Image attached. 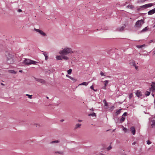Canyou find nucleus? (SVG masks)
Returning a JSON list of instances; mask_svg holds the SVG:
<instances>
[{"label":"nucleus","instance_id":"nucleus-1","mask_svg":"<svg viewBox=\"0 0 155 155\" xmlns=\"http://www.w3.org/2000/svg\"><path fill=\"white\" fill-rule=\"evenodd\" d=\"M59 53L61 54L60 55H57L56 56V58L58 60H68L69 59V58L67 56L69 54H71L73 53L76 54H79L78 52L72 51L71 48L65 47L64 48H62V50H60Z\"/></svg>","mask_w":155,"mask_h":155},{"label":"nucleus","instance_id":"nucleus-2","mask_svg":"<svg viewBox=\"0 0 155 155\" xmlns=\"http://www.w3.org/2000/svg\"><path fill=\"white\" fill-rule=\"evenodd\" d=\"M7 57V62L8 64H12L14 62L13 56L12 54L7 53L6 54Z\"/></svg>","mask_w":155,"mask_h":155},{"label":"nucleus","instance_id":"nucleus-3","mask_svg":"<svg viewBox=\"0 0 155 155\" xmlns=\"http://www.w3.org/2000/svg\"><path fill=\"white\" fill-rule=\"evenodd\" d=\"M24 63L26 64L29 65L31 64H35L37 63V62L31 60L29 59H25L24 61Z\"/></svg>","mask_w":155,"mask_h":155},{"label":"nucleus","instance_id":"nucleus-4","mask_svg":"<svg viewBox=\"0 0 155 155\" xmlns=\"http://www.w3.org/2000/svg\"><path fill=\"white\" fill-rule=\"evenodd\" d=\"M143 23V20H138L136 22L135 26L136 27L140 28L141 27Z\"/></svg>","mask_w":155,"mask_h":155},{"label":"nucleus","instance_id":"nucleus-5","mask_svg":"<svg viewBox=\"0 0 155 155\" xmlns=\"http://www.w3.org/2000/svg\"><path fill=\"white\" fill-rule=\"evenodd\" d=\"M150 91L153 92L155 91V82H152L151 84L150 85Z\"/></svg>","mask_w":155,"mask_h":155},{"label":"nucleus","instance_id":"nucleus-6","mask_svg":"<svg viewBox=\"0 0 155 155\" xmlns=\"http://www.w3.org/2000/svg\"><path fill=\"white\" fill-rule=\"evenodd\" d=\"M149 120H150V125L152 127H153L155 125V117H153L151 118H150Z\"/></svg>","mask_w":155,"mask_h":155},{"label":"nucleus","instance_id":"nucleus-7","mask_svg":"<svg viewBox=\"0 0 155 155\" xmlns=\"http://www.w3.org/2000/svg\"><path fill=\"white\" fill-rule=\"evenodd\" d=\"M34 30L36 32H38L39 34H40L41 35H42L43 36H44L46 35L45 33L41 30H40L39 29H36L35 28H34Z\"/></svg>","mask_w":155,"mask_h":155},{"label":"nucleus","instance_id":"nucleus-8","mask_svg":"<svg viewBox=\"0 0 155 155\" xmlns=\"http://www.w3.org/2000/svg\"><path fill=\"white\" fill-rule=\"evenodd\" d=\"M136 95L138 97H140L142 96V94L140 91V90H137L135 92Z\"/></svg>","mask_w":155,"mask_h":155},{"label":"nucleus","instance_id":"nucleus-9","mask_svg":"<svg viewBox=\"0 0 155 155\" xmlns=\"http://www.w3.org/2000/svg\"><path fill=\"white\" fill-rule=\"evenodd\" d=\"M153 5H155V4H154V3H153V4L149 3V4H147L145 5H143L142 6V7L147 8L148 7H151Z\"/></svg>","mask_w":155,"mask_h":155},{"label":"nucleus","instance_id":"nucleus-10","mask_svg":"<svg viewBox=\"0 0 155 155\" xmlns=\"http://www.w3.org/2000/svg\"><path fill=\"white\" fill-rule=\"evenodd\" d=\"M35 80L41 83L42 84H44L45 82V80L41 79L35 78Z\"/></svg>","mask_w":155,"mask_h":155},{"label":"nucleus","instance_id":"nucleus-11","mask_svg":"<svg viewBox=\"0 0 155 155\" xmlns=\"http://www.w3.org/2000/svg\"><path fill=\"white\" fill-rule=\"evenodd\" d=\"M81 126V124L79 123L76 124L74 127V130H76L78 128H80Z\"/></svg>","mask_w":155,"mask_h":155},{"label":"nucleus","instance_id":"nucleus-12","mask_svg":"<svg viewBox=\"0 0 155 155\" xmlns=\"http://www.w3.org/2000/svg\"><path fill=\"white\" fill-rule=\"evenodd\" d=\"M155 13V8L149 11L148 12V14L151 15Z\"/></svg>","mask_w":155,"mask_h":155},{"label":"nucleus","instance_id":"nucleus-13","mask_svg":"<svg viewBox=\"0 0 155 155\" xmlns=\"http://www.w3.org/2000/svg\"><path fill=\"white\" fill-rule=\"evenodd\" d=\"M129 64L130 65L133 66L135 65V64L134 61L132 59L130 60L129 61Z\"/></svg>","mask_w":155,"mask_h":155},{"label":"nucleus","instance_id":"nucleus-14","mask_svg":"<svg viewBox=\"0 0 155 155\" xmlns=\"http://www.w3.org/2000/svg\"><path fill=\"white\" fill-rule=\"evenodd\" d=\"M130 130L131 133L133 135H134L135 134V128L134 127H132L130 128Z\"/></svg>","mask_w":155,"mask_h":155},{"label":"nucleus","instance_id":"nucleus-15","mask_svg":"<svg viewBox=\"0 0 155 155\" xmlns=\"http://www.w3.org/2000/svg\"><path fill=\"white\" fill-rule=\"evenodd\" d=\"M104 86L103 87V88L104 89H106V87L107 86V85L109 83V81L106 80L104 81Z\"/></svg>","mask_w":155,"mask_h":155},{"label":"nucleus","instance_id":"nucleus-16","mask_svg":"<svg viewBox=\"0 0 155 155\" xmlns=\"http://www.w3.org/2000/svg\"><path fill=\"white\" fill-rule=\"evenodd\" d=\"M54 154H59L60 155H62L63 154V152L62 151H55Z\"/></svg>","mask_w":155,"mask_h":155},{"label":"nucleus","instance_id":"nucleus-17","mask_svg":"<svg viewBox=\"0 0 155 155\" xmlns=\"http://www.w3.org/2000/svg\"><path fill=\"white\" fill-rule=\"evenodd\" d=\"M43 54L45 57V60H47L48 59V53L46 52H43Z\"/></svg>","mask_w":155,"mask_h":155},{"label":"nucleus","instance_id":"nucleus-18","mask_svg":"<svg viewBox=\"0 0 155 155\" xmlns=\"http://www.w3.org/2000/svg\"><path fill=\"white\" fill-rule=\"evenodd\" d=\"M88 83V82H83L82 83L80 84L79 85H79H84L85 86H87Z\"/></svg>","mask_w":155,"mask_h":155},{"label":"nucleus","instance_id":"nucleus-19","mask_svg":"<svg viewBox=\"0 0 155 155\" xmlns=\"http://www.w3.org/2000/svg\"><path fill=\"white\" fill-rule=\"evenodd\" d=\"M121 110L122 109H120L117 110L115 113V115H117L118 114H119L120 113Z\"/></svg>","mask_w":155,"mask_h":155},{"label":"nucleus","instance_id":"nucleus-20","mask_svg":"<svg viewBox=\"0 0 155 155\" xmlns=\"http://www.w3.org/2000/svg\"><path fill=\"white\" fill-rule=\"evenodd\" d=\"M8 71L10 73H13L15 74H16L17 73V72L15 71L14 70H10Z\"/></svg>","mask_w":155,"mask_h":155},{"label":"nucleus","instance_id":"nucleus-21","mask_svg":"<svg viewBox=\"0 0 155 155\" xmlns=\"http://www.w3.org/2000/svg\"><path fill=\"white\" fill-rule=\"evenodd\" d=\"M145 46V44H143L142 45H137L136 46L138 48H142L143 47H144Z\"/></svg>","mask_w":155,"mask_h":155},{"label":"nucleus","instance_id":"nucleus-22","mask_svg":"<svg viewBox=\"0 0 155 155\" xmlns=\"http://www.w3.org/2000/svg\"><path fill=\"white\" fill-rule=\"evenodd\" d=\"M125 118L123 116H122L121 118L120 122V123H122L125 120Z\"/></svg>","mask_w":155,"mask_h":155},{"label":"nucleus","instance_id":"nucleus-23","mask_svg":"<svg viewBox=\"0 0 155 155\" xmlns=\"http://www.w3.org/2000/svg\"><path fill=\"white\" fill-rule=\"evenodd\" d=\"M89 116H92L93 117H96V114L95 113H93L92 114H88Z\"/></svg>","mask_w":155,"mask_h":155},{"label":"nucleus","instance_id":"nucleus-24","mask_svg":"<svg viewBox=\"0 0 155 155\" xmlns=\"http://www.w3.org/2000/svg\"><path fill=\"white\" fill-rule=\"evenodd\" d=\"M124 28V26H123L121 27V28H118L117 29L119 31H122L123 30Z\"/></svg>","mask_w":155,"mask_h":155},{"label":"nucleus","instance_id":"nucleus-25","mask_svg":"<svg viewBox=\"0 0 155 155\" xmlns=\"http://www.w3.org/2000/svg\"><path fill=\"white\" fill-rule=\"evenodd\" d=\"M104 108L106 109H107L108 108V104L107 103H104Z\"/></svg>","mask_w":155,"mask_h":155},{"label":"nucleus","instance_id":"nucleus-26","mask_svg":"<svg viewBox=\"0 0 155 155\" xmlns=\"http://www.w3.org/2000/svg\"><path fill=\"white\" fill-rule=\"evenodd\" d=\"M59 142V141L58 140H55L51 141L50 142V143H58Z\"/></svg>","mask_w":155,"mask_h":155},{"label":"nucleus","instance_id":"nucleus-27","mask_svg":"<svg viewBox=\"0 0 155 155\" xmlns=\"http://www.w3.org/2000/svg\"><path fill=\"white\" fill-rule=\"evenodd\" d=\"M150 92L149 91H146L145 93V95L146 96H148L150 94Z\"/></svg>","mask_w":155,"mask_h":155},{"label":"nucleus","instance_id":"nucleus-28","mask_svg":"<svg viewBox=\"0 0 155 155\" xmlns=\"http://www.w3.org/2000/svg\"><path fill=\"white\" fill-rule=\"evenodd\" d=\"M26 96H28V98L30 99H32V95H30L28 94H26Z\"/></svg>","mask_w":155,"mask_h":155},{"label":"nucleus","instance_id":"nucleus-29","mask_svg":"<svg viewBox=\"0 0 155 155\" xmlns=\"http://www.w3.org/2000/svg\"><path fill=\"white\" fill-rule=\"evenodd\" d=\"M72 72V69H70L69 70H68V74H71Z\"/></svg>","mask_w":155,"mask_h":155},{"label":"nucleus","instance_id":"nucleus-30","mask_svg":"<svg viewBox=\"0 0 155 155\" xmlns=\"http://www.w3.org/2000/svg\"><path fill=\"white\" fill-rule=\"evenodd\" d=\"M127 8H131L132 9L134 8L133 6L132 5H129L127 6Z\"/></svg>","mask_w":155,"mask_h":155},{"label":"nucleus","instance_id":"nucleus-31","mask_svg":"<svg viewBox=\"0 0 155 155\" xmlns=\"http://www.w3.org/2000/svg\"><path fill=\"white\" fill-rule=\"evenodd\" d=\"M147 30V27H146L143 28L142 31L141 32H144Z\"/></svg>","mask_w":155,"mask_h":155},{"label":"nucleus","instance_id":"nucleus-32","mask_svg":"<svg viewBox=\"0 0 155 155\" xmlns=\"http://www.w3.org/2000/svg\"><path fill=\"white\" fill-rule=\"evenodd\" d=\"M133 96V94L132 93H130L129 94V99H131Z\"/></svg>","mask_w":155,"mask_h":155},{"label":"nucleus","instance_id":"nucleus-33","mask_svg":"<svg viewBox=\"0 0 155 155\" xmlns=\"http://www.w3.org/2000/svg\"><path fill=\"white\" fill-rule=\"evenodd\" d=\"M123 127V130H124V131L125 132H126L127 131V129L125 127H124L123 126H122Z\"/></svg>","mask_w":155,"mask_h":155},{"label":"nucleus","instance_id":"nucleus-34","mask_svg":"<svg viewBox=\"0 0 155 155\" xmlns=\"http://www.w3.org/2000/svg\"><path fill=\"white\" fill-rule=\"evenodd\" d=\"M71 80H72V81H73L74 82H75L76 81V80L75 79L72 78V77H71V79H70Z\"/></svg>","mask_w":155,"mask_h":155},{"label":"nucleus","instance_id":"nucleus-35","mask_svg":"<svg viewBox=\"0 0 155 155\" xmlns=\"http://www.w3.org/2000/svg\"><path fill=\"white\" fill-rule=\"evenodd\" d=\"M112 147L110 145L109 147H108L107 148V150H110V149H112Z\"/></svg>","mask_w":155,"mask_h":155},{"label":"nucleus","instance_id":"nucleus-36","mask_svg":"<svg viewBox=\"0 0 155 155\" xmlns=\"http://www.w3.org/2000/svg\"><path fill=\"white\" fill-rule=\"evenodd\" d=\"M100 74L102 76H105V75L104 74V73H103L102 71H101L100 72Z\"/></svg>","mask_w":155,"mask_h":155},{"label":"nucleus","instance_id":"nucleus-37","mask_svg":"<svg viewBox=\"0 0 155 155\" xmlns=\"http://www.w3.org/2000/svg\"><path fill=\"white\" fill-rule=\"evenodd\" d=\"M127 113L126 112H125L124 113V114H123L122 116H124V117H126L127 116Z\"/></svg>","mask_w":155,"mask_h":155},{"label":"nucleus","instance_id":"nucleus-38","mask_svg":"<svg viewBox=\"0 0 155 155\" xmlns=\"http://www.w3.org/2000/svg\"><path fill=\"white\" fill-rule=\"evenodd\" d=\"M134 66L135 67V69L136 70H138V66H136L135 64V65H134Z\"/></svg>","mask_w":155,"mask_h":155},{"label":"nucleus","instance_id":"nucleus-39","mask_svg":"<svg viewBox=\"0 0 155 155\" xmlns=\"http://www.w3.org/2000/svg\"><path fill=\"white\" fill-rule=\"evenodd\" d=\"M151 142L149 140H148L147 141V144L148 145L151 144Z\"/></svg>","mask_w":155,"mask_h":155},{"label":"nucleus","instance_id":"nucleus-40","mask_svg":"<svg viewBox=\"0 0 155 155\" xmlns=\"http://www.w3.org/2000/svg\"><path fill=\"white\" fill-rule=\"evenodd\" d=\"M103 102L104 104L107 103L105 99L103 100Z\"/></svg>","mask_w":155,"mask_h":155},{"label":"nucleus","instance_id":"nucleus-41","mask_svg":"<svg viewBox=\"0 0 155 155\" xmlns=\"http://www.w3.org/2000/svg\"><path fill=\"white\" fill-rule=\"evenodd\" d=\"M90 88L91 89H93V90H94V87H93V85H92L90 87Z\"/></svg>","mask_w":155,"mask_h":155},{"label":"nucleus","instance_id":"nucleus-42","mask_svg":"<svg viewBox=\"0 0 155 155\" xmlns=\"http://www.w3.org/2000/svg\"><path fill=\"white\" fill-rule=\"evenodd\" d=\"M66 77H68V78H70V79H71V76H69V75H66Z\"/></svg>","mask_w":155,"mask_h":155},{"label":"nucleus","instance_id":"nucleus-43","mask_svg":"<svg viewBox=\"0 0 155 155\" xmlns=\"http://www.w3.org/2000/svg\"><path fill=\"white\" fill-rule=\"evenodd\" d=\"M90 110L92 111H94V110L93 108H91L90 109Z\"/></svg>","mask_w":155,"mask_h":155},{"label":"nucleus","instance_id":"nucleus-44","mask_svg":"<svg viewBox=\"0 0 155 155\" xmlns=\"http://www.w3.org/2000/svg\"><path fill=\"white\" fill-rule=\"evenodd\" d=\"M36 127H39L40 126V125L38 124H36Z\"/></svg>","mask_w":155,"mask_h":155},{"label":"nucleus","instance_id":"nucleus-45","mask_svg":"<svg viewBox=\"0 0 155 155\" xmlns=\"http://www.w3.org/2000/svg\"><path fill=\"white\" fill-rule=\"evenodd\" d=\"M18 12H22V10L21 9H19L18 10Z\"/></svg>","mask_w":155,"mask_h":155},{"label":"nucleus","instance_id":"nucleus-46","mask_svg":"<svg viewBox=\"0 0 155 155\" xmlns=\"http://www.w3.org/2000/svg\"><path fill=\"white\" fill-rule=\"evenodd\" d=\"M135 144H136L135 142L133 143H132V145H135Z\"/></svg>","mask_w":155,"mask_h":155},{"label":"nucleus","instance_id":"nucleus-47","mask_svg":"<svg viewBox=\"0 0 155 155\" xmlns=\"http://www.w3.org/2000/svg\"><path fill=\"white\" fill-rule=\"evenodd\" d=\"M78 122H81L82 121V120H78Z\"/></svg>","mask_w":155,"mask_h":155},{"label":"nucleus","instance_id":"nucleus-48","mask_svg":"<svg viewBox=\"0 0 155 155\" xmlns=\"http://www.w3.org/2000/svg\"><path fill=\"white\" fill-rule=\"evenodd\" d=\"M22 71L21 70H20L19 71V72H22Z\"/></svg>","mask_w":155,"mask_h":155},{"label":"nucleus","instance_id":"nucleus-49","mask_svg":"<svg viewBox=\"0 0 155 155\" xmlns=\"http://www.w3.org/2000/svg\"><path fill=\"white\" fill-rule=\"evenodd\" d=\"M74 60H77V59L75 57H74Z\"/></svg>","mask_w":155,"mask_h":155},{"label":"nucleus","instance_id":"nucleus-50","mask_svg":"<svg viewBox=\"0 0 155 155\" xmlns=\"http://www.w3.org/2000/svg\"><path fill=\"white\" fill-rule=\"evenodd\" d=\"M64 120H61V121L62 122L63 121H64Z\"/></svg>","mask_w":155,"mask_h":155},{"label":"nucleus","instance_id":"nucleus-51","mask_svg":"<svg viewBox=\"0 0 155 155\" xmlns=\"http://www.w3.org/2000/svg\"><path fill=\"white\" fill-rule=\"evenodd\" d=\"M94 91H97V90H95L94 89V90H93Z\"/></svg>","mask_w":155,"mask_h":155},{"label":"nucleus","instance_id":"nucleus-52","mask_svg":"<svg viewBox=\"0 0 155 155\" xmlns=\"http://www.w3.org/2000/svg\"><path fill=\"white\" fill-rule=\"evenodd\" d=\"M1 84L2 85H4V84H3L2 83Z\"/></svg>","mask_w":155,"mask_h":155},{"label":"nucleus","instance_id":"nucleus-53","mask_svg":"<svg viewBox=\"0 0 155 155\" xmlns=\"http://www.w3.org/2000/svg\"><path fill=\"white\" fill-rule=\"evenodd\" d=\"M153 28H155V24L153 26Z\"/></svg>","mask_w":155,"mask_h":155},{"label":"nucleus","instance_id":"nucleus-54","mask_svg":"<svg viewBox=\"0 0 155 155\" xmlns=\"http://www.w3.org/2000/svg\"><path fill=\"white\" fill-rule=\"evenodd\" d=\"M154 105H155V101H154Z\"/></svg>","mask_w":155,"mask_h":155},{"label":"nucleus","instance_id":"nucleus-55","mask_svg":"<svg viewBox=\"0 0 155 155\" xmlns=\"http://www.w3.org/2000/svg\"><path fill=\"white\" fill-rule=\"evenodd\" d=\"M47 97V98H48V97Z\"/></svg>","mask_w":155,"mask_h":155},{"label":"nucleus","instance_id":"nucleus-56","mask_svg":"<svg viewBox=\"0 0 155 155\" xmlns=\"http://www.w3.org/2000/svg\"><path fill=\"white\" fill-rule=\"evenodd\" d=\"M152 95H153V96H154V94H152Z\"/></svg>","mask_w":155,"mask_h":155},{"label":"nucleus","instance_id":"nucleus-57","mask_svg":"<svg viewBox=\"0 0 155 155\" xmlns=\"http://www.w3.org/2000/svg\"><path fill=\"white\" fill-rule=\"evenodd\" d=\"M139 2H140V1H138V2L139 3Z\"/></svg>","mask_w":155,"mask_h":155}]
</instances>
